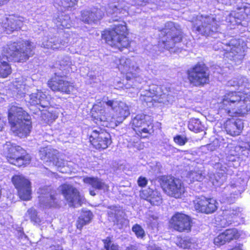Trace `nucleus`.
<instances>
[{
  "mask_svg": "<svg viewBox=\"0 0 250 250\" xmlns=\"http://www.w3.org/2000/svg\"><path fill=\"white\" fill-rule=\"evenodd\" d=\"M68 42L67 38L59 40L56 38L49 39L48 37H45L43 39L41 46L44 48L55 50L64 48L67 46Z\"/></svg>",
  "mask_w": 250,
  "mask_h": 250,
  "instance_id": "nucleus-31",
  "label": "nucleus"
},
{
  "mask_svg": "<svg viewBox=\"0 0 250 250\" xmlns=\"http://www.w3.org/2000/svg\"><path fill=\"white\" fill-rule=\"evenodd\" d=\"M247 178H243L241 182L233 180L230 184L225 188L224 195L221 202L231 204L233 203L239 195L244 190Z\"/></svg>",
  "mask_w": 250,
  "mask_h": 250,
  "instance_id": "nucleus-16",
  "label": "nucleus"
},
{
  "mask_svg": "<svg viewBox=\"0 0 250 250\" xmlns=\"http://www.w3.org/2000/svg\"><path fill=\"white\" fill-rule=\"evenodd\" d=\"M35 46L29 41L11 42L3 47L1 58L0 56V77L6 78L11 73V68L8 61L24 62L34 54Z\"/></svg>",
  "mask_w": 250,
  "mask_h": 250,
  "instance_id": "nucleus-3",
  "label": "nucleus"
},
{
  "mask_svg": "<svg viewBox=\"0 0 250 250\" xmlns=\"http://www.w3.org/2000/svg\"><path fill=\"white\" fill-rule=\"evenodd\" d=\"M39 155L43 162L52 163L53 165L58 167L61 172L67 173L71 171L68 163L58 155L57 150L50 147L42 148L39 151Z\"/></svg>",
  "mask_w": 250,
  "mask_h": 250,
  "instance_id": "nucleus-14",
  "label": "nucleus"
},
{
  "mask_svg": "<svg viewBox=\"0 0 250 250\" xmlns=\"http://www.w3.org/2000/svg\"><path fill=\"white\" fill-rule=\"evenodd\" d=\"M4 125V121L0 117V131H2Z\"/></svg>",
  "mask_w": 250,
  "mask_h": 250,
  "instance_id": "nucleus-52",
  "label": "nucleus"
},
{
  "mask_svg": "<svg viewBox=\"0 0 250 250\" xmlns=\"http://www.w3.org/2000/svg\"><path fill=\"white\" fill-rule=\"evenodd\" d=\"M144 146V144L140 145V146L139 147L138 149H143Z\"/></svg>",
  "mask_w": 250,
  "mask_h": 250,
  "instance_id": "nucleus-59",
  "label": "nucleus"
},
{
  "mask_svg": "<svg viewBox=\"0 0 250 250\" xmlns=\"http://www.w3.org/2000/svg\"><path fill=\"white\" fill-rule=\"evenodd\" d=\"M83 181L84 183L91 185L92 188L95 189L103 190L104 192H106L108 190L109 187L108 185L100 179L85 177L83 178Z\"/></svg>",
  "mask_w": 250,
  "mask_h": 250,
  "instance_id": "nucleus-33",
  "label": "nucleus"
},
{
  "mask_svg": "<svg viewBox=\"0 0 250 250\" xmlns=\"http://www.w3.org/2000/svg\"><path fill=\"white\" fill-rule=\"evenodd\" d=\"M123 10L120 9L116 5H114L112 7H110L106 11V13L109 16H111L113 19V21H117L118 19L116 18L118 14H120Z\"/></svg>",
  "mask_w": 250,
  "mask_h": 250,
  "instance_id": "nucleus-42",
  "label": "nucleus"
},
{
  "mask_svg": "<svg viewBox=\"0 0 250 250\" xmlns=\"http://www.w3.org/2000/svg\"><path fill=\"white\" fill-rule=\"evenodd\" d=\"M50 192V188L44 187L39 189L38 193L40 203L45 208L56 207L58 205L59 199Z\"/></svg>",
  "mask_w": 250,
  "mask_h": 250,
  "instance_id": "nucleus-27",
  "label": "nucleus"
},
{
  "mask_svg": "<svg viewBox=\"0 0 250 250\" xmlns=\"http://www.w3.org/2000/svg\"><path fill=\"white\" fill-rule=\"evenodd\" d=\"M62 192L70 206L78 207L84 202L83 196L71 185L65 184L61 187Z\"/></svg>",
  "mask_w": 250,
  "mask_h": 250,
  "instance_id": "nucleus-18",
  "label": "nucleus"
},
{
  "mask_svg": "<svg viewBox=\"0 0 250 250\" xmlns=\"http://www.w3.org/2000/svg\"><path fill=\"white\" fill-rule=\"evenodd\" d=\"M133 129L136 134L143 138H146L152 129V120L150 116L138 114L132 119Z\"/></svg>",
  "mask_w": 250,
  "mask_h": 250,
  "instance_id": "nucleus-15",
  "label": "nucleus"
},
{
  "mask_svg": "<svg viewBox=\"0 0 250 250\" xmlns=\"http://www.w3.org/2000/svg\"><path fill=\"white\" fill-rule=\"evenodd\" d=\"M161 34L163 36L159 45L167 49L172 48L176 42L182 40V33L180 26L175 25L173 22L166 23L165 27L161 31Z\"/></svg>",
  "mask_w": 250,
  "mask_h": 250,
  "instance_id": "nucleus-11",
  "label": "nucleus"
},
{
  "mask_svg": "<svg viewBox=\"0 0 250 250\" xmlns=\"http://www.w3.org/2000/svg\"><path fill=\"white\" fill-rule=\"evenodd\" d=\"M125 250H137V249L135 246L131 245L127 247Z\"/></svg>",
  "mask_w": 250,
  "mask_h": 250,
  "instance_id": "nucleus-54",
  "label": "nucleus"
},
{
  "mask_svg": "<svg viewBox=\"0 0 250 250\" xmlns=\"http://www.w3.org/2000/svg\"><path fill=\"white\" fill-rule=\"evenodd\" d=\"M193 203L196 211L206 214L213 213L217 209L218 205V202L214 198L203 196L196 197Z\"/></svg>",
  "mask_w": 250,
  "mask_h": 250,
  "instance_id": "nucleus-21",
  "label": "nucleus"
},
{
  "mask_svg": "<svg viewBox=\"0 0 250 250\" xmlns=\"http://www.w3.org/2000/svg\"><path fill=\"white\" fill-rule=\"evenodd\" d=\"M92 216V213L89 210H83L77 221V228L81 229L84 225L89 223Z\"/></svg>",
  "mask_w": 250,
  "mask_h": 250,
  "instance_id": "nucleus-35",
  "label": "nucleus"
},
{
  "mask_svg": "<svg viewBox=\"0 0 250 250\" xmlns=\"http://www.w3.org/2000/svg\"><path fill=\"white\" fill-rule=\"evenodd\" d=\"M237 84H240V83H238V82H233V83H232V81H230L228 82V85H231V86H235L236 85H237ZM239 86H240V85H239ZM241 87H243V84L242 83L240 85Z\"/></svg>",
  "mask_w": 250,
  "mask_h": 250,
  "instance_id": "nucleus-50",
  "label": "nucleus"
},
{
  "mask_svg": "<svg viewBox=\"0 0 250 250\" xmlns=\"http://www.w3.org/2000/svg\"><path fill=\"white\" fill-rule=\"evenodd\" d=\"M115 27L111 31H105L102 34V38L106 43L111 46H114L122 50L127 48L130 42L126 37L127 28L126 23L122 21L121 24H115Z\"/></svg>",
  "mask_w": 250,
  "mask_h": 250,
  "instance_id": "nucleus-8",
  "label": "nucleus"
},
{
  "mask_svg": "<svg viewBox=\"0 0 250 250\" xmlns=\"http://www.w3.org/2000/svg\"><path fill=\"white\" fill-rule=\"evenodd\" d=\"M90 194L92 196H94L96 195V193L94 190H90L89 191Z\"/></svg>",
  "mask_w": 250,
  "mask_h": 250,
  "instance_id": "nucleus-56",
  "label": "nucleus"
},
{
  "mask_svg": "<svg viewBox=\"0 0 250 250\" xmlns=\"http://www.w3.org/2000/svg\"><path fill=\"white\" fill-rule=\"evenodd\" d=\"M243 122L239 119H230L225 123V128L228 134L232 136L239 135L244 127Z\"/></svg>",
  "mask_w": 250,
  "mask_h": 250,
  "instance_id": "nucleus-30",
  "label": "nucleus"
},
{
  "mask_svg": "<svg viewBox=\"0 0 250 250\" xmlns=\"http://www.w3.org/2000/svg\"><path fill=\"white\" fill-rule=\"evenodd\" d=\"M137 182L138 185L141 187H145L147 183V179L143 177H140Z\"/></svg>",
  "mask_w": 250,
  "mask_h": 250,
  "instance_id": "nucleus-48",
  "label": "nucleus"
},
{
  "mask_svg": "<svg viewBox=\"0 0 250 250\" xmlns=\"http://www.w3.org/2000/svg\"><path fill=\"white\" fill-rule=\"evenodd\" d=\"M205 177L204 169L203 167H195L194 169L191 170L187 175V182L190 183L194 181H201Z\"/></svg>",
  "mask_w": 250,
  "mask_h": 250,
  "instance_id": "nucleus-34",
  "label": "nucleus"
},
{
  "mask_svg": "<svg viewBox=\"0 0 250 250\" xmlns=\"http://www.w3.org/2000/svg\"><path fill=\"white\" fill-rule=\"evenodd\" d=\"M48 85L54 91H61L66 94H69L73 91L74 88L73 83L64 81L62 77L56 75L48 81Z\"/></svg>",
  "mask_w": 250,
  "mask_h": 250,
  "instance_id": "nucleus-25",
  "label": "nucleus"
},
{
  "mask_svg": "<svg viewBox=\"0 0 250 250\" xmlns=\"http://www.w3.org/2000/svg\"><path fill=\"white\" fill-rule=\"evenodd\" d=\"M78 0H55V2L64 7H73L77 4Z\"/></svg>",
  "mask_w": 250,
  "mask_h": 250,
  "instance_id": "nucleus-43",
  "label": "nucleus"
},
{
  "mask_svg": "<svg viewBox=\"0 0 250 250\" xmlns=\"http://www.w3.org/2000/svg\"><path fill=\"white\" fill-rule=\"evenodd\" d=\"M8 120L11 129L15 135L22 138L29 134L32 127L30 116L18 104H12L10 105Z\"/></svg>",
  "mask_w": 250,
  "mask_h": 250,
  "instance_id": "nucleus-5",
  "label": "nucleus"
},
{
  "mask_svg": "<svg viewBox=\"0 0 250 250\" xmlns=\"http://www.w3.org/2000/svg\"><path fill=\"white\" fill-rule=\"evenodd\" d=\"M245 146H246V150H248V154H249V151H250V141L248 143H246Z\"/></svg>",
  "mask_w": 250,
  "mask_h": 250,
  "instance_id": "nucleus-55",
  "label": "nucleus"
},
{
  "mask_svg": "<svg viewBox=\"0 0 250 250\" xmlns=\"http://www.w3.org/2000/svg\"><path fill=\"white\" fill-rule=\"evenodd\" d=\"M8 0H0V5L3 4L5 2L7 1Z\"/></svg>",
  "mask_w": 250,
  "mask_h": 250,
  "instance_id": "nucleus-57",
  "label": "nucleus"
},
{
  "mask_svg": "<svg viewBox=\"0 0 250 250\" xmlns=\"http://www.w3.org/2000/svg\"><path fill=\"white\" fill-rule=\"evenodd\" d=\"M115 63L121 72L125 74L127 81L125 84V88L130 89L132 87L135 90L134 92H137V90L140 88L137 83H141L142 78L136 75L139 72V68L135 65L134 59L132 60L123 57L120 59H116Z\"/></svg>",
  "mask_w": 250,
  "mask_h": 250,
  "instance_id": "nucleus-7",
  "label": "nucleus"
},
{
  "mask_svg": "<svg viewBox=\"0 0 250 250\" xmlns=\"http://www.w3.org/2000/svg\"><path fill=\"white\" fill-rule=\"evenodd\" d=\"M104 15L101 9H94L90 13L89 11H83L81 13V20L86 23H90L100 20Z\"/></svg>",
  "mask_w": 250,
  "mask_h": 250,
  "instance_id": "nucleus-32",
  "label": "nucleus"
},
{
  "mask_svg": "<svg viewBox=\"0 0 250 250\" xmlns=\"http://www.w3.org/2000/svg\"><path fill=\"white\" fill-rule=\"evenodd\" d=\"M226 46L225 57L234 61L236 65L240 64L247 49L246 43L241 39H231Z\"/></svg>",
  "mask_w": 250,
  "mask_h": 250,
  "instance_id": "nucleus-13",
  "label": "nucleus"
},
{
  "mask_svg": "<svg viewBox=\"0 0 250 250\" xmlns=\"http://www.w3.org/2000/svg\"><path fill=\"white\" fill-rule=\"evenodd\" d=\"M132 231L135 233L136 236L139 239H143L146 235L144 229L138 224L133 226Z\"/></svg>",
  "mask_w": 250,
  "mask_h": 250,
  "instance_id": "nucleus-41",
  "label": "nucleus"
},
{
  "mask_svg": "<svg viewBox=\"0 0 250 250\" xmlns=\"http://www.w3.org/2000/svg\"><path fill=\"white\" fill-rule=\"evenodd\" d=\"M236 11H232L230 13L225 14L227 17L225 18L226 22L229 23L233 26L239 25L241 23L242 19L245 18L244 14L250 16V4L242 3L237 5Z\"/></svg>",
  "mask_w": 250,
  "mask_h": 250,
  "instance_id": "nucleus-20",
  "label": "nucleus"
},
{
  "mask_svg": "<svg viewBox=\"0 0 250 250\" xmlns=\"http://www.w3.org/2000/svg\"><path fill=\"white\" fill-rule=\"evenodd\" d=\"M103 242L106 250H119V246L112 243L110 237H107L105 239L103 240Z\"/></svg>",
  "mask_w": 250,
  "mask_h": 250,
  "instance_id": "nucleus-44",
  "label": "nucleus"
},
{
  "mask_svg": "<svg viewBox=\"0 0 250 250\" xmlns=\"http://www.w3.org/2000/svg\"><path fill=\"white\" fill-rule=\"evenodd\" d=\"M26 83L22 77L17 78L13 82V85L16 89L17 95L20 97H25V101L30 104L39 105L42 107H48L50 104L51 97L46 95V91L37 90L36 93L26 94Z\"/></svg>",
  "mask_w": 250,
  "mask_h": 250,
  "instance_id": "nucleus-6",
  "label": "nucleus"
},
{
  "mask_svg": "<svg viewBox=\"0 0 250 250\" xmlns=\"http://www.w3.org/2000/svg\"><path fill=\"white\" fill-rule=\"evenodd\" d=\"M102 102L104 104L103 108L95 105L92 111L95 110L92 116L95 123L99 125L114 128L130 114L128 106L123 102L104 97Z\"/></svg>",
  "mask_w": 250,
  "mask_h": 250,
  "instance_id": "nucleus-1",
  "label": "nucleus"
},
{
  "mask_svg": "<svg viewBox=\"0 0 250 250\" xmlns=\"http://www.w3.org/2000/svg\"><path fill=\"white\" fill-rule=\"evenodd\" d=\"M57 26L60 29L63 28H69L72 26L70 17L67 15H62L59 16L55 21Z\"/></svg>",
  "mask_w": 250,
  "mask_h": 250,
  "instance_id": "nucleus-36",
  "label": "nucleus"
},
{
  "mask_svg": "<svg viewBox=\"0 0 250 250\" xmlns=\"http://www.w3.org/2000/svg\"><path fill=\"white\" fill-rule=\"evenodd\" d=\"M44 115L47 116L49 118L47 120V122L51 123L55 120H56L58 117V114L55 113H51L50 112H47L44 113Z\"/></svg>",
  "mask_w": 250,
  "mask_h": 250,
  "instance_id": "nucleus-47",
  "label": "nucleus"
},
{
  "mask_svg": "<svg viewBox=\"0 0 250 250\" xmlns=\"http://www.w3.org/2000/svg\"><path fill=\"white\" fill-rule=\"evenodd\" d=\"M168 90L166 89L164 90L162 87H159L158 85H152L149 86L148 90H146L145 93H140L141 100L146 103L151 102L152 98L156 96L162 97L165 98L166 96H168Z\"/></svg>",
  "mask_w": 250,
  "mask_h": 250,
  "instance_id": "nucleus-29",
  "label": "nucleus"
},
{
  "mask_svg": "<svg viewBox=\"0 0 250 250\" xmlns=\"http://www.w3.org/2000/svg\"><path fill=\"white\" fill-rule=\"evenodd\" d=\"M220 15L203 16H198L193 25V29L205 36H212L214 33L217 32L219 26L218 23L220 21Z\"/></svg>",
  "mask_w": 250,
  "mask_h": 250,
  "instance_id": "nucleus-10",
  "label": "nucleus"
},
{
  "mask_svg": "<svg viewBox=\"0 0 250 250\" xmlns=\"http://www.w3.org/2000/svg\"><path fill=\"white\" fill-rule=\"evenodd\" d=\"M188 127L192 131L198 132L200 131H202L204 127L199 119H191L189 122Z\"/></svg>",
  "mask_w": 250,
  "mask_h": 250,
  "instance_id": "nucleus-37",
  "label": "nucleus"
},
{
  "mask_svg": "<svg viewBox=\"0 0 250 250\" xmlns=\"http://www.w3.org/2000/svg\"><path fill=\"white\" fill-rule=\"evenodd\" d=\"M13 184L18 191L20 197L23 200L31 198V184L29 181L21 175H16L12 179Z\"/></svg>",
  "mask_w": 250,
  "mask_h": 250,
  "instance_id": "nucleus-23",
  "label": "nucleus"
},
{
  "mask_svg": "<svg viewBox=\"0 0 250 250\" xmlns=\"http://www.w3.org/2000/svg\"><path fill=\"white\" fill-rule=\"evenodd\" d=\"M148 0H143L142 2L141 3H140V5H142L144 3H146L147 2H148ZM138 4H140V3H138Z\"/></svg>",
  "mask_w": 250,
  "mask_h": 250,
  "instance_id": "nucleus-58",
  "label": "nucleus"
},
{
  "mask_svg": "<svg viewBox=\"0 0 250 250\" xmlns=\"http://www.w3.org/2000/svg\"><path fill=\"white\" fill-rule=\"evenodd\" d=\"M60 69L69 72L70 70L74 71L75 69L73 68L70 58L68 57H65L60 62Z\"/></svg>",
  "mask_w": 250,
  "mask_h": 250,
  "instance_id": "nucleus-38",
  "label": "nucleus"
},
{
  "mask_svg": "<svg viewBox=\"0 0 250 250\" xmlns=\"http://www.w3.org/2000/svg\"><path fill=\"white\" fill-rule=\"evenodd\" d=\"M159 181L161 187L168 195L175 198L184 196L185 188L181 180L171 176H163Z\"/></svg>",
  "mask_w": 250,
  "mask_h": 250,
  "instance_id": "nucleus-12",
  "label": "nucleus"
},
{
  "mask_svg": "<svg viewBox=\"0 0 250 250\" xmlns=\"http://www.w3.org/2000/svg\"><path fill=\"white\" fill-rule=\"evenodd\" d=\"M26 217H28L32 222L36 224H39L41 222V220L37 215L36 210L33 208L28 210L26 213Z\"/></svg>",
  "mask_w": 250,
  "mask_h": 250,
  "instance_id": "nucleus-40",
  "label": "nucleus"
},
{
  "mask_svg": "<svg viewBox=\"0 0 250 250\" xmlns=\"http://www.w3.org/2000/svg\"><path fill=\"white\" fill-rule=\"evenodd\" d=\"M242 209L236 207H233L229 209H225L223 211L222 216L220 218H216V221L218 222V225L221 227H226L232 222H237V218L242 216Z\"/></svg>",
  "mask_w": 250,
  "mask_h": 250,
  "instance_id": "nucleus-24",
  "label": "nucleus"
},
{
  "mask_svg": "<svg viewBox=\"0 0 250 250\" xmlns=\"http://www.w3.org/2000/svg\"><path fill=\"white\" fill-rule=\"evenodd\" d=\"M248 137H249V138L250 137V134H248Z\"/></svg>",
  "mask_w": 250,
  "mask_h": 250,
  "instance_id": "nucleus-60",
  "label": "nucleus"
},
{
  "mask_svg": "<svg viewBox=\"0 0 250 250\" xmlns=\"http://www.w3.org/2000/svg\"><path fill=\"white\" fill-rule=\"evenodd\" d=\"M174 141L179 146H184L187 142L188 139L185 136L178 135L174 137Z\"/></svg>",
  "mask_w": 250,
  "mask_h": 250,
  "instance_id": "nucleus-45",
  "label": "nucleus"
},
{
  "mask_svg": "<svg viewBox=\"0 0 250 250\" xmlns=\"http://www.w3.org/2000/svg\"><path fill=\"white\" fill-rule=\"evenodd\" d=\"M218 2L222 3L224 4H231L230 0H217Z\"/></svg>",
  "mask_w": 250,
  "mask_h": 250,
  "instance_id": "nucleus-51",
  "label": "nucleus"
},
{
  "mask_svg": "<svg viewBox=\"0 0 250 250\" xmlns=\"http://www.w3.org/2000/svg\"><path fill=\"white\" fill-rule=\"evenodd\" d=\"M147 222L152 226H155L157 223V217L154 215L150 216L148 219Z\"/></svg>",
  "mask_w": 250,
  "mask_h": 250,
  "instance_id": "nucleus-49",
  "label": "nucleus"
},
{
  "mask_svg": "<svg viewBox=\"0 0 250 250\" xmlns=\"http://www.w3.org/2000/svg\"><path fill=\"white\" fill-rule=\"evenodd\" d=\"M170 223L174 229L180 232L190 229L191 221L189 217L182 213H176L172 217Z\"/></svg>",
  "mask_w": 250,
  "mask_h": 250,
  "instance_id": "nucleus-26",
  "label": "nucleus"
},
{
  "mask_svg": "<svg viewBox=\"0 0 250 250\" xmlns=\"http://www.w3.org/2000/svg\"><path fill=\"white\" fill-rule=\"evenodd\" d=\"M227 151L228 156L227 157L229 163L227 165L228 168L226 166H223L221 163H216L214 166V168L218 170V172L214 174V173H209V180L212 184L215 187L221 186L226 181V174L231 175L232 174L231 167L234 166L232 162L236 161L237 156L243 155L246 156L248 155V150H246V146H242L240 145L235 146L233 144H229L227 147Z\"/></svg>",
  "mask_w": 250,
  "mask_h": 250,
  "instance_id": "nucleus-4",
  "label": "nucleus"
},
{
  "mask_svg": "<svg viewBox=\"0 0 250 250\" xmlns=\"http://www.w3.org/2000/svg\"><path fill=\"white\" fill-rule=\"evenodd\" d=\"M239 236L240 232L236 229H228L214 238V244L217 246H220L237 239Z\"/></svg>",
  "mask_w": 250,
  "mask_h": 250,
  "instance_id": "nucleus-28",
  "label": "nucleus"
},
{
  "mask_svg": "<svg viewBox=\"0 0 250 250\" xmlns=\"http://www.w3.org/2000/svg\"><path fill=\"white\" fill-rule=\"evenodd\" d=\"M4 154L8 162L17 167L24 166L29 164L30 156L25 155V151L21 146L7 142L3 146Z\"/></svg>",
  "mask_w": 250,
  "mask_h": 250,
  "instance_id": "nucleus-9",
  "label": "nucleus"
},
{
  "mask_svg": "<svg viewBox=\"0 0 250 250\" xmlns=\"http://www.w3.org/2000/svg\"><path fill=\"white\" fill-rule=\"evenodd\" d=\"M148 201L151 205L155 206L160 205L162 201L160 193L157 190L152 191Z\"/></svg>",
  "mask_w": 250,
  "mask_h": 250,
  "instance_id": "nucleus-39",
  "label": "nucleus"
},
{
  "mask_svg": "<svg viewBox=\"0 0 250 250\" xmlns=\"http://www.w3.org/2000/svg\"><path fill=\"white\" fill-rule=\"evenodd\" d=\"M148 250H162L161 248L159 247L154 246L153 247H151L148 249Z\"/></svg>",
  "mask_w": 250,
  "mask_h": 250,
  "instance_id": "nucleus-53",
  "label": "nucleus"
},
{
  "mask_svg": "<svg viewBox=\"0 0 250 250\" xmlns=\"http://www.w3.org/2000/svg\"><path fill=\"white\" fill-rule=\"evenodd\" d=\"M226 91L219 99L218 112L229 116H243L250 112V91Z\"/></svg>",
  "mask_w": 250,
  "mask_h": 250,
  "instance_id": "nucleus-2",
  "label": "nucleus"
},
{
  "mask_svg": "<svg viewBox=\"0 0 250 250\" xmlns=\"http://www.w3.org/2000/svg\"><path fill=\"white\" fill-rule=\"evenodd\" d=\"M89 140L96 149H105L111 143L110 135L99 128L91 130Z\"/></svg>",
  "mask_w": 250,
  "mask_h": 250,
  "instance_id": "nucleus-22",
  "label": "nucleus"
},
{
  "mask_svg": "<svg viewBox=\"0 0 250 250\" xmlns=\"http://www.w3.org/2000/svg\"><path fill=\"white\" fill-rule=\"evenodd\" d=\"M188 79L195 86L203 85L209 81V75L204 64H197L187 72Z\"/></svg>",
  "mask_w": 250,
  "mask_h": 250,
  "instance_id": "nucleus-17",
  "label": "nucleus"
},
{
  "mask_svg": "<svg viewBox=\"0 0 250 250\" xmlns=\"http://www.w3.org/2000/svg\"><path fill=\"white\" fill-rule=\"evenodd\" d=\"M178 247L190 250H212V246L208 240H202L195 238L185 237L177 238Z\"/></svg>",
  "mask_w": 250,
  "mask_h": 250,
  "instance_id": "nucleus-19",
  "label": "nucleus"
},
{
  "mask_svg": "<svg viewBox=\"0 0 250 250\" xmlns=\"http://www.w3.org/2000/svg\"><path fill=\"white\" fill-rule=\"evenodd\" d=\"M154 191V190H153L149 188L147 189L142 190L140 193V196L142 198L148 201L151 196L152 192Z\"/></svg>",
  "mask_w": 250,
  "mask_h": 250,
  "instance_id": "nucleus-46",
  "label": "nucleus"
}]
</instances>
